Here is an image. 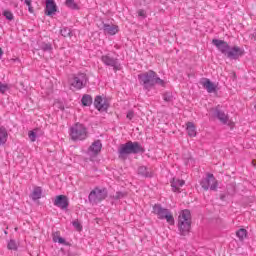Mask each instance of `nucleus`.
Masks as SVG:
<instances>
[{"instance_id":"nucleus-9","label":"nucleus","mask_w":256,"mask_h":256,"mask_svg":"<svg viewBox=\"0 0 256 256\" xmlns=\"http://www.w3.org/2000/svg\"><path fill=\"white\" fill-rule=\"evenodd\" d=\"M94 107L95 109H97V111H99V113H107L110 104L107 99L103 100V97L101 95H98L94 99Z\"/></svg>"},{"instance_id":"nucleus-35","label":"nucleus","mask_w":256,"mask_h":256,"mask_svg":"<svg viewBox=\"0 0 256 256\" xmlns=\"http://www.w3.org/2000/svg\"><path fill=\"white\" fill-rule=\"evenodd\" d=\"M73 227H75L76 231H83V225H81V222L79 220H75L72 222Z\"/></svg>"},{"instance_id":"nucleus-39","label":"nucleus","mask_w":256,"mask_h":256,"mask_svg":"<svg viewBox=\"0 0 256 256\" xmlns=\"http://www.w3.org/2000/svg\"><path fill=\"white\" fill-rule=\"evenodd\" d=\"M138 16L142 17V19H145L147 17V12H145L143 9H140L138 10Z\"/></svg>"},{"instance_id":"nucleus-24","label":"nucleus","mask_w":256,"mask_h":256,"mask_svg":"<svg viewBox=\"0 0 256 256\" xmlns=\"http://www.w3.org/2000/svg\"><path fill=\"white\" fill-rule=\"evenodd\" d=\"M82 107H91L93 105V97L89 94H84L81 99Z\"/></svg>"},{"instance_id":"nucleus-31","label":"nucleus","mask_w":256,"mask_h":256,"mask_svg":"<svg viewBox=\"0 0 256 256\" xmlns=\"http://www.w3.org/2000/svg\"><path fill=\"white\" fill-rule=\"evenodd\" d=\"M2 15L7 19V21H13L15 16H13V12L9 10H4Z\"/></svg>"},{"instance_id":"nucleus-37","label":"nucleus","mask_w":256,"mask_h":256,"mask_svg":"<svg viewBox=\"0 0 256 256\" xmlns=\"http://www.w3.org/2000/svg\"><path fill=\"white\" fill-rule=\"evenodd\" d=\"M6 91H9V85L0 82V93L5 94Z\"/></svg>"},{"instance_id":"nucleus-16","label":"nucleus","mask_w":256,"mask_h":256,"mask_svg":"<svg viewBox=\"0 0 256 256\" xmlns=\"http://www.w3.org/2000/svg\"><path fill=\"white\" fill-rule=\"evenodd\" d=\"M103 32L105 33V35H117V33H119V26L115 25V24H102V28Z\"/></svg>"},{"instance_id":"nucleus-26","label":"nucleus","mask_w":256,"mask_h":256,"mask_svg":"<svg viewBox=\"0 0 256 256\" xmlns=\"http://www.w3.org/2000/svg\"><path fill=\"white\" fill-rule=\"evenodd\" d=\"M65 5L66 7H68V9H72L73 11H79V4L75 3V0H66Z\"/></svg>"},{"instance_id":"nucleus-25","label":"nucleus","mask_w":256,"mask_h":256,"mask_svg":"<svg viewBox=\"0 0 256 256\" xmlns=\"http://www.w3.org/2000/svg\"><path fill=\"white\" fill-rule=\"evenodd\" d=\"M41 195H43V190L41 189V187H35L31 194L32 201H37L38 199H41Z\"/></svg>"},{"instance_id":"nucleus-29","label":"nucleus","mask_w":256,"mask_h":256,"mask_svg":"<svg viewBox=\"0 0 256 256\" xmlns=\"http://www.w3.org/2000/svg\"><path fill=\"white\" fill-rule=\"evenodd\" d=\"M7 249L10 251H17L19 249V246L17 245V242L13 239H11L7 244Z\"/></svg>"},{"instance_id":"nucleus-18","label":"nucleus","mask_w":256,"mask_h":256,"mask_svg":"<svg viewBox=\"0 0 256 256\" xmlns=\"http://www.w3.org/2000/svg\"><path fill=\"white\" fill-rule=\"evenodd\" d=\"M170 183H171L172 191H174V193H177V192L181 193V188L179 187H183L185 185V180L173 178Z\"/></svg>"},{"instance_id":"nucleus-7","label":"nucleus","mask_w":256,"mask_h":256,"mask_svg":"<svg viewBox=\"0 0 256 256\" xmlns=\"http://www.w3.org/2000/svg\"><path fill=\"white\" fill-rule=\"evenodd\" d=\"M87 81H89V78H87V74L78 73L69 80V83L70 87H73L74 89H76V91H81L83 87H86Z\"/></svg>"},{"instance_id":"nucleus-43","label":"nucleus","mask_w":256,"mask_h":256,"mask_svg":"<svg viewBox=\"0 0 256 256\" xmlns=\"http://www.w3.org/2000/svg\"><path fill=\"white\" fill-rule=\"evenodd\" d=\"M252 165H254V167H256V160H252Z\"/></svg>"},{"instance_id":"nucleus-38","label":"nucleus","mask_w":256,"mask_h":256,"mask_svg":"<svg viewBox=\"0 0 256 256\" xmlns=\"http://www.w3.org/2000/svg\"><path fill=\"white\" fill-rule=\"evenodd\" d=\"M126 117L129 119V121H131L135 117V111L129 110Z\"/></svg>"},{"instance_id":"nucleus-13","label":"nucleus","mask_w":256,"mask_h":256,"mask_svg":"<svg viewBox=\"0 0 256 256\" xmlns=\"http://www.w3.org/2000/svg\"><path fill=\"white\" fill-rule=\"evenodd\" d=\"M54 205L62 210L69 209V198L63 194L58 195L55 197Z\"/></svg>"},{"instance_id":"nucleus-41","label":"nucleus","mask_w":256,"mask_h":256,"mask_svg":"<svg viewBox=\"0 0 256 256\" xmlns=\"http://www.w3.org/2000/svg\"><path fill=\"white\" fill-rule=\"evenodd\" d=\"M250 38L256 41V30L252 34H250Z\"/></svg>"},{"instance_id":"nucleus-23","label":"nucleus","mask_w":256,"mask_h":256,"mask_svg":"<svg viewBox=\"0 0 256 256\" xmlns=\"http://www.w3.org/2000/svg\"><path fill=\"white\" fill-rule=\"evenodd\" d=\"M186 130H187L189 137H197V128L195 127V123L187 122Z\"/></svg>"},{"instance_id":"nucleus-10","label":"nucleus","mask_w":256,"mask_h":256,"mask_svg":"<svg viewBox=\"0 0 256 256\" xmlns=\"http://www.w3.org/2000/svg\"><path fill=\"white\" fill-rule=\"evenodd\" d=\"M213 113V117L219 119L223 125H227L229 123V115L225 114L221 105H217L215 108L211 109Z\"/></svg>"},{"instance_id":"nucleus-19","label":"nucleus","mask_w":256,"mask_h":256,"mask_svg":"<svg viewBox=\"0 0 256 256\" xmlns=\"http://www.w3.org/2000/svg\"><path fill=\"white\" fill-rule=\"evenodd\" d=\"M101 149H103V144L101 143V140H96L88 148V151H91L94 155H99V153H101Z\"/></svg>"},{"instance_id":"nucleus-21","label":"nucleus","mask_w":256,"mask_h":256,"mask_svg":"<svg viewBox=\"0 0 256 256\" xmlns=\"http://www.w3.org/2000/svg\"><path fill=\"white\" fill-rule=\"evenodd\" d=\"M7 139H9L7 128H5V126H0V146L5 145V143H7Z\"/></svg>"},{"instance_id":"nucleus-33","label":"nucleus","mask_w":256,"mask_h":256,"mask_svg":"<svg viewBox=\"0 0 256 256\" xmlns=\"http://www.w3.org/2000/svg\"><path fill=\"white\" fill-rule=\"evenodd\" d=\"M60 35H62V37H71V29L69 28H63L60 30Z\"/></svg>"},{"instance_id":"nucleus-2","label":"nucleus","mask_w":256,"mask_h":256,"mask_svg":"<svg viewBox=\"0 0 256 256\" xmlns=\"http://www.w3.org/2000/svg\"><path fill=\"white\" fill-rule=\"evenodd\" d=\"M138 81L146 91L153 89L155 85H160V87H165V85H167L165 80L159 78L157 73L153 70L138 74Z\"/></svg>"},{"instance_id":"nucleus-42","label":"nucleus","mask_w":256,"mask_h":256,"mask_svg":"<svg viewBox=\"0 0 256 256\" xmlns=\"http://www.w3.org/2000/svg\"><path fill=\"white\" fill-rule=\"evenodd\" d=\"M3 57V49L0 48V59Z\"/></svg>"},{"instance_id":"nucleus-5","label":"nucleus","mask_w":256,"mask_h":256,"mask_svg":"<svg viewBox=\"0 0 256 256\" xmlns=\"http://www.w3.org/2000/svg\"><path fill=\"white\" fill-rule=\"evenodd\" d=\"M109 195V192L107 191V188H99L95 187L88 196L89 203H92L93 205H97V203H101V201H105L107 199V196Z\"/></svg>"},{"instance_id":"nucleus-4","label":"nucleus","mask_w":256,"mask_h":256,"mask_svg":"<svg viewBox=\"0 0 256 256\" xmlns=\"http://www.w3.org/2000/svg\"><path fill=\"white\" fill-rule=\"evenodd\" d=\"M152 213L157 215L158 219H165L169 225H175V218L171 211L167 208H163L161 204H155L153 206Z\"/></svg>"},{"instance_id":"nucleus-44","label":"nucleus","mask_w":256,"mask_h":256,"mask_svg":"<svg viewBox=\"0 0 256 256\" xmlns=\"http://www.w3.org/2000/svg\"><path fill=\"white\" fill-rule=\"evenodd\" d=\"M228 125H230V126L233 125V122H230Z\"/></svg>"},{"instance_id":"nucleus-17","label":"nucleus","mask_w":256,"mask_h":256,"mask_svg":"<svg viewBox=\"0 0 256 256\" xmlns=\"http://www.w3.org/2000/svg\"><path fill=\"white\" fill-rule=\"evenodd\" d=\"M127 155H131V150L129 148V142H126L125 144H121L118 149V157L119 159H127Z\"/></svg>"},{"instance_id":"nucleus-3","label":"nucleus","mask_w":256,"mask_h":256,"mask_svg":"<svg viewBox=\"0 0 256 256\" xmlns=\"http://www.w3.org/2000/svg\"><path fill=\"white\" fill-rule=\"evenodd\" d=\"M192 217H191V210L184 209L181 211L180 215L178 216V230L182 237H185L191 233V225H192Z\"/></svg>"},{"instance_id":"nucleus-32","label":"nucleus","mask_w":256,"mask_h":256,"mask_svg":"<svg viewBox=\"0 0 256 256\" xmlns=\"http://www.w3.org/2000/svg\"><path fill=\"white\" fill-rule=\"evenodd\" d=\"M163 100L166 103H173V93L171 92H166L163 94Z\"/></svg>"},{"instance_id":"nucleus-1","label":"nucleus","mask_w":256,"mask_h":256,"mask_svg":"<svg viewBox=\"0 0 256 256\" xmlns=\"http://www.w3.org/2000/svg\"><path fill=\"white\" fill-rule=\"evenodd\" d=\"M212 45L217 47L218 51L230 61H237L245 55V50L239 46H230L225 40L213 39Z\"/></svg>"},{"instance_id":"nucleus-34","label":"nucleus","mask_w":256,"mask_h":256,"mask_svg":"<svg viewBox=\"0 0 256 256\" xmlns=\"http://www.w3.org/2000/svg\"><path fill=\"white\" fill-rule=\"evenodd\" d=\"M28 137L32 143H35V141H37V132H35V130L29 131Z\"/></svg>"},{"instance_id":"nucleus-20","label":"nucleus","mask_w":256,"mask_h":256,"mask_svg":"<svg viewBox=\"0 0 256 256\" xmlns=\"http://www.w3.org/2000/svg\"><path fill=\"white\" fill-rule=\"evenodd\" d=\"M53 241H54V243H59L60 245H66V246L71 245V243L67 242V240H65V238L61 237L60 231L53 233Z\"/></svg>"},{"instance_id":"nucleus-40","label":"nucleus","mask_w":256,"mask_h":256,"mask_svg":"<svg viewBox=\"0 0 256 256\" xmlns=\"http://www.w3.org/2000/svg\"><path fill=\"white\" fill-rule=\"evenodd\" d=\"M220 201H227V194H220Z\"/></svg>"},{"instance_id":"nucleus-15","label":"nucleus","mask_w":256,"mask_h":256,"mask_svg":"<svg viewBox=\"0 0 256 256\" xmlns=\"http://www.w3.org/2000/svg\"><path fill=\"white\" fill-rule=\"evenodd\" d=\"M200 83L208 93H217V85H215V83L210 79L203 78Z\"/></svg>"},{"instance_id":"nucleus-14","label":"nucleus","mask_w":256,"mask_h":256,"mask_svg":"<svg viewBox=\"0 0 256 256\" xmlns=\"http://www.w3.org/2000/svg\"><path fill=\"white\" fill-rule=\"evenodd\" d=\"M128 147L130 148V154L131 155H143L145 153V148L141 146V143L135 141H128Z\"/></svg>"},{"instance_id":"nucleus-8","label":"nucleus","mask_w":256,"mask_h":256,"mask_svg":"<svg viewBox=\"0 0 256 256\" xmlns=\"http://www.w3.org/2000/svg\"><path fill=\"white\" fill-rule=\"evenodd\" d=\"M200 185L204 191H217L219 182L212 173H208L204 179L201 180Z\"/></svg>"},{"instance_id":"nucleus-11","label":"nucleus","mask_w":256,"mask_h":256,"mask_svg":"<svg viewBox=\"0 0 256 256\" xmlns=\"http://www.w3.org/2000/svg\"><path fill=\"white\" fill-rule=\"evenodd\" d=\"M102 63L104 65H107V67H113L114 71H120L121 70V64H119V59L113 58L109 55H103L101 57Z\"/></svg>"},{"instance_id":"nucleus-6","label":"nucleus","mask_w":256,"mask_h":256,"mask_svg":"<svg viewBox=\"0 0 256 256\" xmlns=\"http://www.w3.org/2000/svg\"><path fill=\"white\" fill-rule=\"evenodd\" d=\"M70 137L72 141H83L87 138V128L81 123H76L70 128Z\"/></svg>"},{"instance_id":"nucleus-27","label":"nucleus","mask_w":256,"mask_h":256,"mask_svg":"<svg viewBox=\"0 0 256 256\" xmlns=\"http://www.w3.org/2000/svg\"><path fill=\"white\" fill-rule=\"evenodd\" d=\"M236 236L240 241H243V239L247 238V229L240 228L238 231H236Z\"/></svg>"},{"instance_id":"nucleus-22","label":"nucleus","mask_w":256,"mask_h":256,"mask_svg":"<svg viewBox=\"0 0 256 256\" xmlns=\"http://www.w3.org/2000/svg\"><path fill=\"white\" fill-rule=\"evenodd\" d=\"M39 49L44 53H53V44L51 42H40Z\"/></svg>"},{"instance_id":"nucleus-30","label":"nucleus","mask_w":256,"mask_h":256,"mask_svg":"<svg viewBox=\"0 0 256 256\" xmlns=\"http://www.w3.org/2000/svg\"><path fill=\"white\" fill-rule=\"evenodd\" d=\"M125 197H127V192L118 191L114 196H112V199L119 201V199H125Z\"/></svg>"},{"instance_id":"nucleus-36","label":"nucleus","mask_w":256,"mask_h":256,"mask_svg":"<svg viewBox=\"0 0 256 256\" xmlns=\"http://www.w3.org/2000/svg\"><path fill=\"white\" fill-rule=\"evenodd\" d=\"M24 3H25V5H27L29 13H35V10L33 9V6L31 5L32 0H25Z\"/></svg>"},{"instance_id":"nucleus-28","label":"nucleus","mask_w":256,"mask_h":256,"mask_svg":"<svg viewBox=\"0 0 256 256\" xmlns=\"http://www.w3.org/2000/svg\"><path fill=\"white\" fill-rule=\"evenodd\" d=\"M138 175H141L142 177H151L149 170L145 166H140L138 168Z\"/></svg>"},{"instance_id":"nucleus-12","label":"nucleus","mask_w":256,"mask_h":256,"mask_svg":"<svg viewBox=\"0 0 256 256\" xmlns=\"http://www.w3.org/2000/svg\"><path fill=\"white\" fill-rule=\"evenodd\" d=\"M59 11V8L57 7V3H55V0H45V9L44 13L46 17H53L55 13Z\"/></svg>"}]
</instances>
